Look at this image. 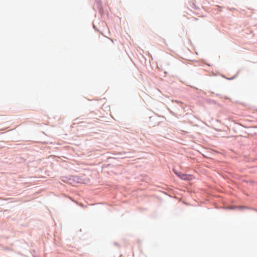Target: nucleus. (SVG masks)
I'll return each instance as SVG.
<instances>
[{"label": "nucleus", "mask_w": 257, "mask_h": 257, "mask_svg": "<svg viewBox=\"0 0 257 257\" xmlns=\"http://www.w3.org/2000/svg\"><path fill=\"white\" fill-rule=\"evenodd\" d=\"M174 173L181 179L185 180H190L192 179L193 176L190 175L185 174L182 173L177 172L175 170H173Z\"/></svg>", "instance_id": "f257e3e1"}]
</instances>
